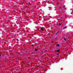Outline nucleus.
I'll use <instances>...</instances> for the list:
<instances>
[{
  "mask_svg": "<svg viewBox=\"0 0 73 73\" xmlns=\"http://www.w3.org/2000/svg\"><path fill=\"white\" fill-rule=\"evenodd\" d=\"M56 46H60V45H59V44H56Z\"/></svg>",
  "mask_w": 73,
  "mask_h": 73,
  "instance_id": "nucleus-1",
  "label": "nucleus"
},
{
  "mask_svg": "<svg viewBox=\"0 0 73 73\" xmlns=\"http://www.w3.org/2000/svg\"><path fill=\"white\" fill-rule=\"evenodd\" d=\"M40 30H42V31H44V29H42V28H41V29H40Z\"/></svg>",
  "mask_w": 73,
  "mask_h": 73,
  "instance_id": "nucleus-2",
  "label": "nucleus"
},
{
  "mask_svg": "<svg viewBox=\"0 0 73 73\" xmlns=\"http://www.w3.org/2000/svg\"><path fill=\"white\" fill-rule=\"evenodd\" d=\"M64 40H65V41H66V39L65 38H64Z\"/></svg>",
  "mask_w": 73,
  "mask_h": 73,
  "instance_id": "nucleus-3",
  "label": "nucleus"
},
{
  "mask_svg": "<svg viewBox=\"0 0 73 73\" xmlns=\"http://www.w3.org/2000/svg\"><path fill=\"white\" fill-rule=\"evenodd\" d=\"M35 51H37L38 50L37 49H35Z\"/></svg>",
  "mask_w": 73,
  "mask_h": 73,
  "instance_id": "nucleus-4",
  "label": "nucleus"
},
{
  "mask_svg": "<svg viewBox=\"0 0 73 73\" xmlns=\"http://www.w3.org/2000/svg\"><path fill=\"white\" fill-rule=\"evenodd\" d=\"M66 29V27H64L63 28V29Z\"/></svg>",
  "mask_w": 73,
  "mask_h": 73,
  "instance_id": "nucleus-5",
  "label": "nucleus"
},
{
  "mask_svg": "<svg viewBox=\"0 0 73 73\" xmlns=\"http://www.w3.org/2000/svg\"><path fill=\"white\" fill-rule=\"evenodd\" d=\"M57 52H60V50H57Z\"/></svg>",
  "mask_w": 73,
  "mask_h": 73,
  "instance_id": "nucleus-6",
  "label": "nucleus"
},
{
  "mask_svg": "<svg viewBox=\"0 0 73 73\" xmlns=\"http://www.w3.org/2000/svg\"><path fill=\"white\" fill-rule=\"evenodd\" d=\"M59 25H61V23H59Z\"/></svg>",
  "mask_w": 73,
  "mask_h": 73,
  "instance_id": "nucleus-7",
  "label": "nucleus"
},
{
  "mask_svg": "<svg viewBox=\"0 0 73 73\" xmlns=\"http://www.w3.org/2000/svg\"><path fill=\"white\" fill-rule=\"evenodd\" d=\"M44 52V51H41V52L42 53H43V52Z\"/></svg>",
  "mask_w": 73,
  "mask_h": 73,
  "instance_id": "nucleus-8",
  "label": "nucleus"
},
{
  "mask_svg": "<svg viewBox=\"0 0 73 73\" xmlns=\"http://www.w3.org/2000/svg\"><path fill=\"white\" fill-rule=\"evenodd\" d=\"M57 55H59V54H57Z\"/></svg>",
  "mask_w": 73,
  "mask_h": 73,
  "instance_id": "nucleus-9",
  "label": "nucleus"
},
{
  "mask_svg": "<svg viewBox=\"0 0 73 73\" xmlns=\"http://www.w3.org/2000/svg\"><path fill=\"white\" fill-rule=\"evenodd\" d=\"M51 42L52 43V42H53V41H52Z\"/></svg>",
  "mask_w": 73,
  "mask_h": 73,
  "instance_id": "nucleus-10",
  "label": "nucleus"
},
{
  "mask_svg": "<svg viewBox=\"0 0 73 73\" xmlns=\"http://www.w3.org/2000/svg\"><path fill=\"white\" fill-rule=\"evenodd\" d=\"M1 54H0V57H1Z\"/></svg>",
  "mask_w": 73,
  "mask_h": 73,
  "instance_id": "nucleus-11",
  "label": "nucleus"
},
{
  "mask_svg": "<svg viewBox=\"0 0 73 73\" xmlns=\"http://www.w3.org/2000/svg\"><path fill=\"white\" fill-rule=\"evenodd\" d=\"M65 7V6H64L63 7L64 8Z\"/></svg>",
  "mask_w": 73,
  "mask_h": 73,
  "instance_id": "nucleus-12",
  "label": "nucleus"
},
{
  "mask_svg": "<svg viewBox=\"0 0 73 73\" xmlns=\"http://www.w3.org/2000/svg\"><path fill=\"white\" fill-rule=\"evenodd\" d=\"M56 35H57V34H56Z\"/></svg>",
  "mask_w": 73,
  "mask_h": 73,
  "instance_id": "nucleus-13",
  "label": "nucleus"
},
{
  "mask_svg": "<svg viewBox=\"0 0 73 73\" xmlns=\"http://www.w3.org/2000/svg\"><path fill=\"white\" fill-rule=\"evenodd\" d=\"M65 17H66L65 16Z\"/></svg>",
  "mask_w": 73,
  "mask_h": 73,
  "instance_id": "nucleus-14",
  "label": "nucleus"
},
{
  "mask_svg": "<svg viewBox=\"0 0 73 73\" xmlns=\"http://www.w3.org/2000/svg\"><path fill=\"white\" fill-rule=\"evenodd\" d=\"M65 17H66L65 16Z\"/></svg>",
  "mask_w": 73,
  "mask_h": 73,
  "instance_id": "nucleus-15",
  "label": "nucleus"
}]
</instances>
